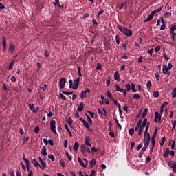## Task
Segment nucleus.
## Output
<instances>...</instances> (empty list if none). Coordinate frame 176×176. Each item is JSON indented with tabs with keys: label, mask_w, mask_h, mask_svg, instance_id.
<instances>
[{
	"label": "nucleus",
	"mask_w": 176,
	"mask_h": 176,
	"mask_svg": "<svg viewBox=\"0 0 176 176\" xmlns=\"http://www.w3.org/2000/svg\"><path fill=\"white\" fill-rule=\"evenodd\" d=\"M41 153L43 156H47V152L46 151V146H44L42 148Z\"/></svg>",
	"instance_id": "27"
},
{
	"label": "nucleus",
	"mask_w": 176,
	"mask_h": 176,
	"mask_svg": "<svg viewBox=\"0 0 176 176\" xmlns=\"http://www.w3.org/2000/svg\"><path fill=\"white\" fill-rule=\"evenodd\" d=\"M140 96L138 94H134L133 95V100H140Z\"/></svg>",
	"instance_id": "35"
},
{
	"label": "nucleus",
	"mask_w": 176,
	"mask_h": 176,
	"mask_svg": "<svg viewBox=\"0 0 176 176\" xmlns=\"http://www.w3.org/2000/svg\"><path fill=\"white\" fill-rule=\"evenodd\" d=\"M78 162L80 166H82L84 168H86V164H85V162H83V161H82V159H80V157L78 158Z\"/></svg>",
	"instance_id": "22"
},
{
	"label": "nucleus",
	"mask_w": 176,
	"mask_h": 176,
	"mask_svg": "<svg viewBox=\"0 0 176 176\" xmlns=\"http://www.w3.org/2000/svg\"><path fill=\"white\" fill-rule=\"evenodd\" d=\"M172 97L173 98H175L176 97V88H174L172 91Z\"/></svg>",
	"instance_id": "44"
},
{
	"label": "nucleus",
	"mask_w": 176,
	"mask_h": 176,
	"mask_svg": "<svg viewBox=\"0 0 176 176\" xmlns=\"http://www.w3.org/2000/svg\"><path fill=\"white\" fill-rule=\"evenodd\" d=\"M28 106L30 109L33 112V111L35 109V107H34V103H30Z\"/></svg>",
	"instance_id": "42"
},
{
	"label": "nucleus",
	"mask_w": 176,
	"mask_h": 176,
	"mask_svg": "<svg viewBox=\"0 0 176 176\" xmlns=\"http://www.w3.org/2000/svg\"><path fill=\"white\" fill-rule=\"evenodd\" d=\"M90 93V89L86 88L85 90L82 91L80 94V98H86L87 97V94Z\"/></svg>",
	"instance_id": "8"
},
{
	"label": "nucleus",
	"mask_w": 176,
	"mask_h": 176,
	"mask_svg": "<svg viewBox=\"0 0 176 176\" xmlns=\"http://www.w3.org/2000/svg\"><path fill=\"white\" fill-rule=\"evenodd\" d=\"M169 69L167 68V65L163 64V69L162 72L164 75H167L168 76H170L171 75V72L168 71Z\"/></svg>",
	"instance_id": "6"
},
{
	"label": "nucleus",
	"mask_w": 176,
	"mask_h": 176,
	"mask_svg": "<svg viewBox=\"0 0 176 176\" xmlns=\"http://www.w3.org/2000/svg\"><path fill=\"white\" fill-rule=\"evenodd\" d=\"M107 97H108L109 98H110V100H112V98H112V94L111 93V91H110V90H108V91H107Z\"/></svg>",
	"instance_id": "36"
},
{
	"label": "nucleus",
	"mask_w": 176,
	"mask_h": 176,
	"mask_svg": "<svg viewBox=\"0 0 176 176\" xmlns=\"http://www.w3.org/2000/svg\"><path fill=\"white\" fill-rule=\"evenodd\" d=\"M162 120V116L159 114V112L156 111L155 113L154 122L155 123H157V122H160Z\"/></svg>",
	"instance_id": "10"
},
{
	"label": "nucleus",
	"mask_w": 176,
	"mask_h": 176,
	"mask_svg": "<svg viewBox=\"0 0 176 176\" xmlns=\"http://www.w3.org/2000/svg\"><path fill=\"white\" fill-rule=\"evenodd\" d=\"M50 130L54 134H57V131H56V120H54L50 121Z\"/></svg>",
	"instance_id": "5"
},
{
	"label": "nucleus",
	"mask_w": 176,
	"mask_h": 176,
	"mask_svg": "<svg viewBox=\"0 0 176 176\" xmlns=\"http://www.w3.org/2000/svg\"><path fill=\"white\" fill-rule=\"evenodd\" d=\"M123 8H127V3L126 2L122 3L120 5V9H123Z\"/></svg>",
	"instance_id": "34"
},
{
	"label": "nucleus",
	"mask_w": 176,
	"mask_h": 176,
	"mask_svg": "<svg viewBox=\"0 0 176 176\" xmlns=\"http://www.w3.org/2000/svg\"><path fill=\"white\" fill-rule=\"evenodd\" d=\"M164 16V17H170L171 12H165Z\"/></svg>",
	"instance_id": "64"
},
{
	"label": "nucleus",
	"mask_w": 176,
	"mask_h": 176,
	"mask_svg": "<svg viewBox=\"0 0 176 176\" xmlns=\"http://www.w3.org/2000/svg\"><path fill=\"white\" fill-rule=\"evenodd\" d=\"M151 87H152V82H151V80H148L146 82L147 89H151Z\"/></svg>",
	"instance_id": "39"
},
{
	"label": "nucleus",
	"mask_w": 176,
	"mask_h": 176,
	"mask_svg": "<svg viewBox=\"0 0 176 176\" xmlns=\"http://www.w3.org/2000/svg\"><path fill=\"white\" fill-rule=\"evenodd\" d=\"M39 126H37L34 128V131L36 133V134H38V133H39Z\"/></svg>",
	"instance_id": "58"
},
{
	"label": "nucleus",
	"mask_w": 176,
	"mask_h": 176,
	"mask_svg": "<svg viewBox=\"0 0 176 176\" xmlns=\"http://www.w3.org/2000/svg\"><path fill=\"white\" fill-rule=\"evenodd\" d=\"M23 159L25 164H27L28 163H30V161L27 158H25V155H24V154H23Z\"/></svg>",
	"instance_id": "57"
},
{
	"label": "nucleus",
	"mask_w": 176,
	"mask_h": 176,
	"mask_svg": "<svg viewBox=\"0 0 176 176\" xmlns=\"http://www.w3.org/2000/svg\"><path fill=\"white\" fill-rule=\"evenodd\" d=\"M126 89L127 91H130V90H131V85H130V84H126Z\"/></svg>",
	"instance_id": "53"
},
{
	"label": "nucleus",
	"mask_w": 176,
	"mask_h": 176,
	"mask_svg": "<svg viewBox=\"0 0 176 176\" xmlns=\"http://www.w3.org/2000/svg\"><path fill=\"white\" fill-rule=\"evenodd\" d=\"M150 124H151V123H149V122H148L147 125L146 126V129L144 131V141H146V137H148V138H149V137H151V135L149 134V133H148V130H149Z\"/></svg>",
	"instance_id": "7"
},
{
	"label": "nucleus",
	"mask_w": 176,
	"mask_h": 176,
	"mask_svg": "<svg viewBox=\"0 0 176 176\" xmlns=\"http://www.w3.org/2000/svg\"><path fill=\"white\" fill-rule=\"evenodd\" d=\"M59 97L60 98H62V100H64L65 101L67 100V98L65 97V96H64V94H63L62 93L59 94Z\"/></svg>",
	"instance_id": "48"
},
{
	"label": "nucleus",
	"mask_w": 176,
	"mask_h": 176,
	"mask_svg": "<svg viewBox=\"0 0 176 176\" xmlns=\"http://www.w3.org/2000/svg\"><path fill=\"white\" fill-rule=\"evenodd\" d=\"M116 42L117 45H119V43H120V40L119 38V35H118V34L116 36Z\"/></svg>",
	"instance_id": "50"
},
{
	"label": "nucleus",
	"mask_w": 176,
	"mask_h": 176,
	"mask_svg": "<svg viewBox=\"0 0 176 176\" xmlns=\"http://www.w3.org/2000/svg\"><path fill=\"white\" fill-rule=\"evenodd\" d=\"M38 160L41 164V166L40 165V168L41 170H45V168L46 167V163H45V162L43 161V160H42V158L41 157H38Z\"/></svg>",
	"instance_id": "12"
},
{
	"label": "nucleus",
	"mask_w": 176,
	"mask_h": 176,
	"mask_svg": "<svg viewBox=\"0 0 176 176\" xmlns=\"http://www.w3.org/2000/svg\"><path fill=\"white\" fill-rule=\"evenodd\" d=\"M168 166H169V167H170V168H173L176 166L175 164H174V162H173V161L168 162Z\"/></svg>",
	"instance_id": "30"
},
{
	"label": "nucleus",
	"mask_w": 176,
	"mask_h": 176,
	"mask_svg": "<svg viewBox=\"0 0 176 176\" xmlns=\"http://www.w3.org/2000/svg\"><path fill=\"white\" fill-rule=\"evenodd\" d=\"M78 148H79V143L77 142H75L74 145L73 146V149L74 151H75V152H78Z\"/></svg>",
	"instance_id": "21"
},
{
	"label": "nucleus",
	"mask_w": 176,
	"mask_h": 176,
	"mask_svg": "<svg viewBox=\"0 0 176 176\" xmlns=\"http://www.w3.org/2000/svg\"><path fill=\"white\" fill-rule=\"evenodd\" d=\"M144 153H145V151L144 150H141L139 153V155H138V157L140 159H141V157H142V155H144Z\"/></svg>",
	"instance_id": "46"
},
{
	"label": "nucleus",
	"mask_w": 176,
	"mask_h": 176,
	"mask_svg": "<svg viewBox=\"0 0 176 176\" xmlns=\"http://www.w3.org/2000/svg\"><path fill=\"white\" fill-rule=\"evenodd\" d=\"M170 155V153L168 151H164V157H168V155Z\"/></svg>",
	"instance_id": "61"
},
{
	"label": "nucleus",
	"mask_w": 176,
	"mask_h": 176,
	"mask_svg": "<svg viewBox=\"0 0 176 176\" xmlns=\"http://www.w3.org/2000/svg\"><path fill=\"white\" fill-rule=\"evenodd\" d=\"M65 129L67 130V133H69V137H72V133L69 130V128L68 127V125L65 124Z\"/></svg>",
	"instance_id": "29"
},
{
	"label": "nucleus",
	"mask_w": 176,
	"mask_h": 176,
	"mask_svg": "<svg viewBox=\"0 0 176 176\" xmlns=\"http://www.w3.org/2000/svg\"><path fill=\"white\" fill-rule=\"evenodd\" d=\"M59 163H60L61 167H63V168L65 167V162H64V160H60L59 161Z\"/></svg>",
	"instance_id": "49"
},
{
	"label": "nucleus",
	"mask_w": 176,
	"mask_h": 176,
	"mask_svg": "<svg viewBox=\"0 0 176 176\" xmlns=\"http://www.w3.org/2000/svg\"><path fill=\"white\" fill-rule=\"evenodd\" d=\"M77 69H78V76H82V72H80V67L78 66Z\"/></svg>",
	"instance_id": "63"
},
{
	"label": "nucleus",
	"mask_w": 176,
	"mask_h": 176,
	"mask_svg": "<svg viewBox=\"0 0 176 176\" xmlns=\"http://www.w3.org/2000/svg\"><path fill=\"white\" fill-rule=\"evenodd\" d=\"M151 160H152V159H151V157L147 156V157H146V164L149 163Z\"/></svg>",
	"instance_id": "62"
},
{
	"label": "nucleus",
	"mask_w": 176,
	"mask_h": 176,
	"mask_svg": "<svg viewBox=\"0 0 176 176\" xmlns=\"http://www.w3.org/2000/svg\"><path fill=\"white\" fill-rule=\"evenodd\" d=\"M44 56H45L46 57H49L50 56V53L49 52V51H47V50H45Z\"/></svg>",
	"instance_id": "59"
},
{
	"label": "nucleus",
	"mask_w": 176,
	"mask_h": 176,
	"mask_svg": "<svg viewBox=\"0 0 176 176\" xmlns=\"http://www.w3.org/2000/svg\"><path fill=\"white\" fill-rule=\"evenodd\" d=\"M80 149H81V153L84 155V156H86L87 152L88 153H91V151H90L89 148L86 147V145L85 144H81L80 146Z\"/></svg>",
	"instance_id": "4"
},
{
	"label": "nucleus",
	"mask_w": 176,
	"mask_h": 176,
	"mask_svg": "<svg viewBox=\"0 0 176 176\" xmlns=\"http://www.w3.org/2000/svg\"><path fill=\"white\" fill-rule=\"evenodd\" d=\"M175 30H176V25H172V27L170 28V34L173 36H174V34H175L174 31H175Z\"/></svg>",
	"instance_id": "31"
},
{
	"label": "nucleus",
	"mask_w": 176,
	"mask_h": 176,
	"mask_svg": "<svg viewBox=\"0 0 176 176\" xmlns=\"http://www.w3.org/2000/svg\"><path fill=\"white\" fill-rule=\"evenodd\" d=\"M107 86H109L111 85V77H108L106 81Z\"/></svg>",
	"instance_id": "51"
},
{
	"label": "nucleus",
	"mask_w": 176,
	"mask_h": 176,
	"mask_svg": "<svg viewBox=\"0 0 176 176\" xmlns=\"http://www.w3.org/2000/svg\"><path fill=\"white\" fill-rule=\"evenodd\" d=\"M156 135H157V128L155 129L152 138H156Z\"/></svg>",
	"instance_id": "47"
},
{
	"label": "nucleus",
	"mask_w": 176,
	"mask_h": 176,
	"mask_svg": "<svg viewBox=\"0 0 176 176\" xmlns=\"http://www.w3.org/2000/svg\"><path fill=\"white\" fill-rule=\"evenodd\" d=\"M67 123L70 127H72V118L71 117H69Z\"/></svg>",
	"instance_id": "43"
},
{
	"label": "nucleus",
	"mask_w": 176,
	"mask_h": 176,
	"mask_svg": "<svg viewBox=\"0 0 176 176\" xmlns=\"http://www.w3.org/2000/svg\"><path fill=\"white\" fill-rule=\"evenodd\" d=\"M144 145L142 148V151H144L146 152V149H148V146H149V142H151V136H148V140L144 141Z\"/></svg>",
	"instance_id": "9"
},
{
	"label": "nucleus",
	"mask_w": 176,
	"mask_h": 176,
	"mask_svg": "<svg viewBox=\"0 0 176 176\" xmlns=\"http://www.w3.org/2000/svg\"><path fill=\"white\" fill-rule=\"evenodd\" d=\"M114 79L118 82L120 81V76L119 75V72L116 71L114 74Z\"/></svg>",
	"instance_id": "15"
},
{
	"label": "nucleus",
	"mask_w": 176,
	"mask_h": 176,
	"mask_svg": "<svg viewBox=\"0 0 176 176\" xmlns=\"http://www.w3.org/2000/svg\"><path fill=\"white\" fill-rule=\"evenodd\" d=\"M102 111H101V109H98V113L102 119H107V110L102 108Z\"/></svg>",
	"instance_id": "3"
},
{
	"label": "nucleus",
	"mask_w": 176,
	"mask_h": 176,
	"mask_svg": "<svg viewBox=\"0 0 176 176\" xmlns=\"http://www.w3.org/2000/svg\"><path fill=\"white\" fill-rule=\"evenodd\" d=\"M144 127L143 126H140L139 128V130H138V135H142V132L144 131Z\"/></svg>",
	"instance_id": "37"
},
{
	"label": "nucleus",
	"mask_w": 176,
	"mask_h": 176,
	"mask_svg": "<svg viewBox=\"0 0 176 176\" xmlns=\"http://www.w3.org/2000/svg\"><path fill=\"white\" fill-rule=\"evenodd\" d=\"M54 5H57V6H58L59 8H64V6L60 5V0H55Z\"/></svg>",
	"instance_id": "32"
},
{
	"label": "nucleus",
	"mask_w": 176,
	"mask_h": 176,
	"mask_svg": "<svg viewBox=\"0 0 176 176\" xmlns=\"http://www.w3.org/2000/svg\"><path fill=\"white\" fill-rule=\"evenodd\" d=\"M129 134L130 135H134V128H131L129 129Z\"/></svg>",
	"instance_id": "56"
},
{
	"label": "nucleus",
	"mask_w": 176,
	"mask_h": 176,
	"mask_svg": "<svg viewBox=\"0 0 176 176\" xmlns=\"http://www.w3.org/2000/svg\"><path fill=\"white\" fill-rule=\"evenodd\" d=\"M131 90L133 93H136L137 89H135V85L133 82H131Z\"/></svg>",
	"instance_id": "33"
},
{
	"label": "nucleus",
	"mask_w": 176,
	"mask_h": 176,
	"mask_svg": "<svg viewBox=\"0 0 176 176\" xmlns=\"http://www.w3.org/2000/svg\"><path fill=\"white\" fill-rule=\"evenodd\" d=\"M151 144H152L151 151H153V148H155V146L156 145V138H151Z\"/></svg>",
	"instance_id": "18"
},
{
	"label": "nucleus",
	"mask_w": 176,
	"mask_h": 176,
	"mask_svg": "<svg viewBox=\"0 0 176 176\" xmlns=\"http://www.w3.org/2000/svg\"><path fill=\"white\" fill-rule=\"evenodd\" d=\"M90 141H91V140L90 139L89 136H87L85 138V145H87V146H91V144H90Z\"/></svg>",
	"instance_id": "13"
},
{
	"label": "nucleus",
	"mask_w": 176,
	"mask_h": 176,
	"mask_svg": "<svg viewBox=\"0 0 176 176\" xmlns=\"http://www.w3.org/2000/svg\"><path fill=\"white\" fill-rule=\"evenodd\" d=\"M2 45L3 46H6V37L3 38Z\"/></svg>",
	"instance_id": "60"
},
{
	"label": "nucleus",
	"mask_w": 176,
	"mask_h": 176,
	"mask_svg": "<svg viewBox=\"0 0 176 176\" xmlns=\"http://www.w3.org/2000/svg\"><path fill=\"white\" fill-rule=\"evenodd\" d=\"M117 28L120 30L125 36H127V38H131V36H133V30L128 29L126 27H123L121 25H118Z\"/></svg>",
	"instance_id": "1"
},
{
	"label": "nucleus",
	"mask_w": 176,
	"mask_h": 176,
	"mask_svg": "<svg viewBox=\"0 0 176 176\" xmlns=\"http://www.w3.org/2000/svg\"><path fill=\"white\" fill-rule=\"evenodd\" d=\"M153 14L152 12L147 16L146 19L144 20V23H147V21H151L153 19Z\"/></svg>",
	"instance_id": "17"
},
{
	"label": "nucleus",
	"mask_w": 176,
	"mask_h": 176,
	"mask_svg": "<svg viewBox=\"0 0 176 176\" xmlns=\"http://www.w3.org/2000/svg\"><path fill=\"white\" fill-rule=\"evenodd\" d=\"M14 49H16V45H10L9 46L8 52H10L11 54H12L14 52Z\"/></svg>",
	"instance_id": "20"
},
{
	"label": "nucleus",
	"mask_w": 176,
	"mask_h": 176,
	"mask_svg": "<svg viewBox=\"0 0 176 176\" xmlns=\"http://www.w3.org/2000/svg\"><path fill=\"white\" fill-rule=\"evenodd\" d=\"M48 159H50V160H52V162H54V160H55L54 155H53V154L48 155Z\"/></svg>",
	"instance_id": "40"
},
{
	"label": "nucleus",
	"mask_w": 176,
	"mask_h": 176,
	"mask_svg": "<svg viewBox=\"0 0 176 176\" xmlns=\"http://www.w3.org/2000/svg\"><path fill=\"white\" fill-rule=\"evenodd\" d=\"M162 9H163V6H161L159 8L152 11L151 13H152V14H153L155 16V14H157V13L162 12Z\"/></svg>",
	"instance_id": "14"
},
{
	"label": "nucleus",
	"mask_w": 176,
	"mask_h": 176,
	"mask_svg": "<svg viewBox=\"0 0 176 176\" xmlns=\"http://www.w3.org/2000/svg\"><path fill=\"white\" fill-rule=\"evenodd\" d=\"M146 126H148V119L147 118H144L143 120L142 124V127L144 128L146 127Z\"/></svg>",
	"instance_id": "23"
},
{
	"label": "nucleus",
	"mask_w": 176,
	"mask_h": 176,
	"mask_svg": "<svg viewBox=\"0 0 176 176\" xmlns=\"http://www.w3.org/2000/svg\"><path fill=\"white\" fill-rule=\"evenodd\" d=\"M168 104V102H164L162 104V107L160 109V113L161 115H163V112H164V108H166V106Z\"/></svg>",
	"instance_id": "16"
},
{
	"label": "nucleus",
	"mask_w": 176,
	"mask_h": 176,
	"mask_svg": "<svg viewBox=\"0 0 176 176\" xmlns=\"http://www.w3.org/2000/svg\"><path fill=\"white\" fill-rule=\"evenodd\" d=\"M13 65H14V60H12L9 65L8 69L9 71H12L13 69Z\"/></svg>",
	"instance_id": "28"
},
{
	"label": "nucleus",
	"mask_w": 176,
	"mask_h": 176,
	"mask_svg": "<svg viewBox=\"0 0 176 176\" xmlns=\"http://www.w3.org/2000/svg\"><path fill=\"white\" fill-rule=\"evenodd\" d=\"M65 83H67V80H65V78H61L59 82L60 89H64V87H65Z\"/></svg>",
	"instance_id": "11"
},
{
	"label": "nucleus",
	"mask_w": 176,
	"mask_h": 176,
	"mask_svg": "<svg viewBox=\"0 0 176 176\" xmlns=\"http://www.w3.org/2000/svg\"><path fill=\"white\" fill-rule=\"evenodd\" d=\"M155 77L156 78L157 80H160V74L159 73H155Z\"/></svg>",
	"instance_id": "54"
},
{
	"label": "nucleus",
	"mask_w": 176,
	"mask_h": 176,
	"mask_svg": "<svg viewBox=\"0 0 176 176\" xmlns=\"http://www.w3.org/2000/svg\"><path fill=\"white\" fill-rule=\"evenodd\" d=\"M96 164V162L95 159H92L91 161H89V167L91 168H93V167Z\"/></svg>",
	"instance_id": "19"
},
{
	"label": "nucleus",
	"mask_w": 176,
	"mask_h": 176,
	"mask_svg": "<svg viewBox=\"0 0 176 176\" xmlns=\"http://www.w3.org/2000/svg\"><path fill=\"white\" fill-rule=\"evenodd\" d=\"M148 108L144 109L143 113L142 114V119H144L148 115Z\"/></svg>",
	"instance_id": "26"
},
{
	"label": "nucleus",
	"mask_w": 176,
	"mask_h": 176,
	"mask_svg": "<svg viewBox=\"0 0 176 176\" xmlns=\"http://www.w3.org/2000/svg\"><path fill=\"white\" fill-rule=\"evenodd\" d=\"M153 97H155V98H157V97H159V91H155L153 93Z\"/></svg>",
	"instance_id": "45"
},
{
	"label": "nucleus",
	"mask_w": 176,
	"mask_h": 176,
	"mask_svg": "<svg viewBox=\"0 0 176 176\" xmlns=\"http://www.w3.org/2000/svg\"><path fill=\"white\" fill-rule=\"evenodd\" d=\"M164 142H166V137H163L161 139V142L160 143V144L162 146L164 145Z\"/></svg>",
	"instance_id": "38"
},
{
	"label": "nucleus",
	"mask_w": 176,
	"mask_h": 176,
	"mask_svg": "<svg viewBox=\"0 0 176 176\" xmlns=\"http://www.w3.org/2000/svg\"><path fill=\"white\" fill-rule=\"evenodd\" d=\"M115 87H116V91H120V86H119V85H118V84H116L115 85Z\"/></svg>",
	"instance_id": "55"
},
{
	"label": "nucleus",
	"mask_w": 176,
	"mask_h": 176,
	"mask_svg": "<svg viewBox=\"0 0 176 176\" xmlns=\"http://www.w3.org/2000/svg\"><path fill=\"white\" fill-rule=\"evenodd\" d=\"M32 164H34V167H41V164H39V162L38 161L35 160V159L32 160Z\"/></svg>",
	"instance_id": "24"
},
{
	"label": "nucleus",
	"mask_w": 176,
	"mask_h": 176,
	"mask_svg": "<svg viewBox=\"0 0 176 176\" xmlns=\"http://www.w3.org/2000/svg\"><path fill=\"white\" fill-rule=\"evenodd\" d=\"M83 126L84 127H86V129H89L90 127V125H89V123L86 122V120L83 121Z\"/></svg>",
	"instance_id": "41"
},
{
	"label": "nucleus",
	"mask_w": 176,
	"mask_h": 176,
	"mask_svg": "<svg viewBox=\"0 0 176 176\" xmlns=\"http://www.w3.org/2000/svg\"><path fill=\"white\" fill-rule=\"evenodd\" d=\"M80 82V77H78L74 81L72 80V79H69V89H73V90H76V89H78L79 87Z\"/></svg>",
	"instance_id": "2"
},
{
	"label": "nucleus",
	"mask_w": 176,
	"mask_h": 176,
	"mask_svg": "<svg viewBox=\"0 0 176 176\" xmlns=\"http://www.w3.org/2000/svg\"><path fill=\"white\" fill-rule=\"evenodd\" d=\"M74 92H72V91H70V92H69V91H63V94H65V96H69V95H71V94H72Z\"/></svg>",
	"instance_id": "52"
},
{
	"label": "nucleus",
	"mask_w": 176,
	"mask_h": 176,
	"mask_svg": "<svg viewBox=\"0 0 176 176\" xmlns=\"http://www.w3.org/2000/svg\"><path fill=\"white\" fill-rule=\"evenodd\" d=\"M84 104L83 102H81L80 104V105L78 106V107L77 108V111L78 112H82L83 111V107H84Z\"/></svg>",
	"instance_id": "25"
}]
</instances>
